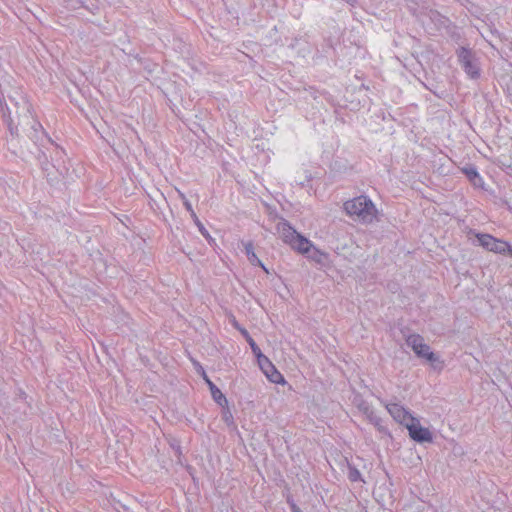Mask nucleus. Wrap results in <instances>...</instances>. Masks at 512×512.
Instances as JSON below:
<instances>
[{
  "label": "nucleus",
  "mask_w": 512,
  "mask_h": 512,
  "mask_svg": "<svg viewBox=\"0 0 512 512\" xmlns=\"http://www.w3.org/2000/svg\"><path fill=\"white\" fill-rule=\"evenodd\" d=\"M247 342L249 343L253 354L256 356L257 362L260 361L261 358L265 357V355L261 352L260 348L258 347L256 342L253 340V338H249L247 340Z\"/></svg>",
  "instance_id": "11"
},
{
  "label": "nucleus",
  "mask_w": 512,
  "mask_h": 512,
  "mask_svg": "<svg viewBox=\"0 0 512 512\" xmlns=\"http://www.w3.org/2000/svg\"><path fill=\"white\" fill-rule=\"evenodd\" d=\"M348 216L363 223H372L378 219V210L366 196H358L344 202Z\"/></svg>",
  "instance_id": "1"
},
{
  "label": "nucleus",
  "mask_w": 512,
  "mask_h": 512,
  "mask_svg": "<svg viewBox=\"0 0 512 512\" xmlns=\"http://www.w3.org/2000/svg\"><path fill=\"white\" fill-rule=\"evenodd\" d=\"M465 173L471 180L475 177H479V174L475 169H465Z\"/></svg>",
  "instance_id": "12"
},
{
  "label": "nucleus",
  "mask_w": 512,
  "mask_h": 512,
  "mask_svg": "<svg viewBox=\"0 0 512 512\" xmlns=\"http://www.w3.org/2000/svg\"><path fill=\"white\" fill-rule=\"evenodd\" d=\"M258 365L269 381L275 384H284L285 379L283 375L277 370L275 365L268 357H263L258 361Z\"/></svg>",
  "instance_id": "6"
},
{
  "label": "nucleus",
  "mask_w": 512,
  "mask_h": 512,
  "mask_svg": "<svg viewBox=\"0 0 512 512\" xmlns=\"http://www.w3.org/2000/svg\"><path fill=\"white\" fill-rule=\"evenodd\" d=\"M409 436L416 442H432V433L428 428L422 427L417 418L412 421L407 427Z\"/></svg>",
  "instance_id": "8"
},
{
  "label": "nucleus",
  "mask_w": 512,
  "mask_h": 512,
  "mask_svg": "<svg viewBox=\"0 0 512 512\" xmlns=\"http://www.w3.org/2000/svg\"><path fill=\"white\" fill-rule=\"evenodd\" d=\"M407 344L412 347L413 351L419 356L427 359L430 362L436 361L434 353L430 352L428 345L424 343L420 335H411L407 338Z\"/></svg>",
  "instance_id": "4"
},
{
  "label": "nucleus",
  "mask_w": 512,
  "mask_h": 512,
  "mask_svg": "<svg viewBox=\"0 0 512 512\" xmlns=\"http://www.w3.org/2000/svg\"><path fill=\"white\" fill-rule=\"evenodd\" d=\"M245 252H246L248 260L250 261L251 264L258 265L263 270H265L267 272V269L265 268L264 264L257 257V255L255 254L254 247H253V244L251 242H248V243L245 244Z\"/></svg>",
  "instance_id": "10"
},
{
  "label": "nucleus",
  "mask_w": 512,
  "mask_h": 512,
  "mask_svg": "<svg viewBox=\"0 0 512 512\" xmlns=\"http://www.w3.org/2000/svg\"><path fill=\"white\" fill-rule=\"evenodd\" d=\"M386 408L393 419L405 427L415 420V417L400 404L390 403Z\"/></svg>",
  "instance_id": "7"
},
{
  "label": "nucleus",
  "mask_w": 512,
  "mask_h": 512,
  "mask_svg": "<svg viewBox=\"0 0 512 512\" xmlns=\"http://www.w3.org/2000/svg\"><path fill=\"white\" fill-rule=\"evenodd\" d=\"M476 238L480 245L490 252L497 254L509 253L512 256V248L508 242L495 238L490 234L477 233Z\"/></svg>",
  "instance_id": "3"
},
{
  "label": "nucleus",
  "mask_w": 512,
  "mask_h": 512,
  "mask_svg": "<svg viewBox=\"0 0 512 512\" xmlns=\"http://www.w3.org/2000/svg\"><path fill=\"white\" fill-rule=\"evenodd\" d=\"M203 377L210 389L214 401L217 402L223 408H227L228 401L224 394L221 392V390L207 377L205 373H203Z\"/></svg>",
  "instance_id": "9"
},
{
  "label": "nucleus",
  "mask_w": 512,
  "mask_h": 512,
  "mask_svg": "<svg viewBox=\"0 0 512 512\" xmlns=\"http://www.w3.org/2000/svg\"><path fill=\"white\" fill-rule=\"evenodd\" d=\"M282 240L293 250L301 254L308 253L313 247L310 240L299 234L289 223L282 222L278 226Z\"/></svg>",
  "instance_id": "2"
},
{
  "label": "nucleus",
  "mask_w": 512,
  "mask_h": 512,
  "mask_svg": "<svg viewBox=\"0 0 512 512\" xmlns=\"http://www.w3.org/2000/svg\"><path fill=\"white\" fill-rule=\"evenodd\" d=\"M458 57L466 74L472 79H477L480 76V71L478 66L473 62L471 51L466 48H461Z\"/></svg>",
  "instance_id": "5"
},
{
  "label": "nucleus",
  "mask_w": 512,
  "mask_h": 512,
  "mask_svg": "<svg viewBox=\"0 0 512 512\" xmlns=\"http://www.w3.org/2000/svg\"><path fill=\"white\" fill-rule=\"evenodd\" d=\"M224 419L226 422H231L232 421V415L230 414V412L227 410L224 414Z\"/></svg>",
  "instance_id": "14"
},
{
  "label": "nucleus",
  "mask_w": 512,
  "mask_h": 512,
  "mask_svg": "<svg viewBox=\"0 0 512 512\" xmlns=\"http://www.w3.org/2000/svg\"><path fill=\"white\" fill-rule=\"evenodd\" d=\"M239 331L241 332V334L245 337L246 341L249 339V338H252L250 336V334L248 333V331L245 329V328H238Z\"/></svg>",
  "instance_id": "13"
}]
</instances>
